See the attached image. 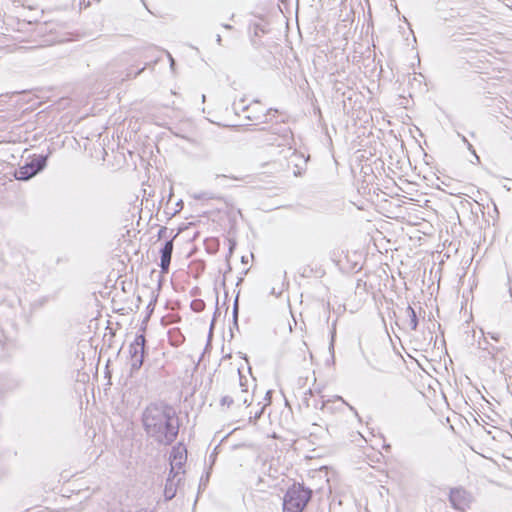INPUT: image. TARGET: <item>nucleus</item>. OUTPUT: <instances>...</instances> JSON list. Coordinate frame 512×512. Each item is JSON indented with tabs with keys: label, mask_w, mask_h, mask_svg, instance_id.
<instances>
[{
	"label": "nucleus",
	"mask_w": 512,
	"mask_h": 512,
	"mask_svg": "<svg viewBox=\"0 0 512 512\" xmlns=\"http://www.w3.org/2000/svg\"><path fill=\"white\" fill-rule=\"evenodd\" d=\"M144 68H142L141 70H138V72L135 74V75H138L139 73H141V71L143 70Z\"/></svg>",
	"instance_id": "obj_28"
},
{
	"label": "nucleus",
	"mask_w": 512,
	"mask_h": 512,
	"mask_svg": "<svg viewBox=\"0 0 512 512\" xmlns=\"http://www.w3.org/2000/svg\"><path fill=\"white\" fill-rule=\"evenodd\" d=\"M223 27H224L225 29H231V28H232V26H231V25H229V24H224V25H223Z\"/></svg>",
	"instance_id": "obj_24"
},
{
	"label": "nucleus",
	"mask_w": 512,
	"mask_h": 512,
	"mask_svg": "<svg viewBox=\"0 0 512 512\" xmlns=\"http://www.w3.org/2000/svg\"><path fill=\"white\" fill-rule=\"evenodd\" d=\"M406 314L409 317V326L411 330H416L418 327V318L415 310L409 305L406 308Z\"/></svg>",
	"instance_id": "obj_11"
},
{
	"label": "nucleus",
	"mask_w": 512,
	"mask_h": 512,
	"mask_svg": "<svg viewBox=\"0 0 512 512\" xmlns=\"http://www.w3.org/2000/svg\"><path fill=\"white\" fill-rule=\"evenodd\" d=\"M242 280H243L242 278H239V280H238V282H237V285H238L240 282H242Z\"/></svg>",
	"instance_id": "obj_29"
},
{
	"label": "nucleus",
	"mask_w": 512,
	"mask_h": 512,
	"mask_svg": "<svg viewBox=\"0 0 512 512\" xmlns=\"http://www.w3.org/2000/svg\"><path fill=\"white\" fill-rule=\"evenodd\" d=\"M186 459V448L182 446L173 447L172 452L170 454V474L175 473V470L179 472V470L182 469L184 463L186 462Z\"/></svg>",
	"instance_id": "obj_7"
},
{
	"label": "nucleus",
	"mask_w": 512,
	"mask_h": 512,
	"mask_svg": "<svg viewBox=\"0 0 512 512\" xmlns=\"http://www.w3.org/2000/svg\"><path fill=\"white\" fill-rule=\"evenodd\" d=\"M178 476L179 472L176 471L175 473L170 474L166 480L164 488V497L166 501L172 500L176 495L177 484L181 481V478Z\"/></svg>",
	"instance_id": "obj_9"
},
{
	"label": "nucleus",
	"mask_w": 512,
	"mask_h": 512,
	"mask_svg": "<svg viewBox=\"0 0 512 512\" xmlns=\"http://www.w3.org/2000/svg\"><path fill=\"white\" fill-rule=\"evenodd\" d=\"M337 401H340L343 405H347V406H349V408H350L351 410H354V408H353L352 406H350L348 403H346V402L344 401V399H343L341 396H338V397H337Z\"/></svg>",
	"instance_id": "obj_18"
},
{
	"label": "nucleus",
	"mask_w": 512,
	"mask_h": 512,
	"mask_svg": "<svg viewBox=\"0 0 512 512\" xmlns=\"http://www.w3.org/2000/svg\"><path fill=\"white\" fill-rule=\"evenodd\" d=\"M216 41H217V43H218L219 45H221L222 38H221V36H220L219 34L216 36Z\"/></svg>",
	"instance_id": "obj_21"
},
{
	"label": "nucleus",
	"mask_w": 512,
	"mask_h": 512,
	"mask_svg": "<svg viewBox=\"0 0 512 512\" xmlns=\"http://www.w3.org/2000/svg\"><path fill=\"white\" fill-rule=\"evenodd\" d=\"M135 512H153V511L148 508H141L139 510H136Z\"/></svg>",
	"instance_id": "obj_20"
},
{
	"label": "nucleus",
	"mask_w": 512,
	"mask_h": 512,
	"mask_svg": "<svg viewBox=\"0 0 512 512\" xmlns=\"http://www.w3.org/2000/svg\"><path fill=\"white\" fill-rule=\"evenodd\" d=\"M204 307H205V303H204V301H203V300H201V299H196V300H193V301L191 302V308H192V310H193V311H195V312H201V311H203Z\"/></svg>",
	"instance_id": "obj_12"
},
{
	"label": "nucleus",
	"mask_w": 512,
	"mask_h": 512,
	"mask_svg": "<svg viewBox=\"0 0 512 512\" xmlns=\"http://www.w3.org/2000/svg\"><path fill=\"white\" fill-rule=\"evenodd\" d=\"M311 499V490L302 485H292L283 499L284 512H302Z\"/></svg>",
	"instance_id": "obj_2"
},
{
	"label": "nucleus",
	"mask_w": 512,
	"mask_h": 512,
	"mask_svg": "<svg viewBox=\"0 0 512 512\" xmlns=\"http://www.w3.org/2000/svg\"><path fill=\"white\" fill-rule=\"evenodd\" d=\"M219 177H227V176L226 175H219V174H217L216 178H219Z\"/></svg>",
	"instance_id": "obj_25"
},
{
	"label": "nucleus",
	"mask_w": 512,
	"mask_h": 512,
	"mask_svg": "<svg viewBox=\"0 0 512 512\" xmlns=\"http://www.w3.org/2000/svg\"><path fill=\"white\" fill-rule=\"evenodd\" d=\"M334 337H335V332H332L331 341L329 344V351H330L333 359H334Z\"/></svg>",
	"instance_id": "obj_16"
},
{
	"label": "nucleus",
	"mask_w": 512,
	"mask_h": 512,
	"mask_svg": "<svg viewBox=\"0 0 512 512\" xmlns=\"http://www.w3.org/2000/svg\"><path fill=\"white\" fill-rule=\"evenodd\" d=\"M258 106H259V102L255 101L253 104L244 106L242 108V110L244 112H247V114L245 115V118L248 119L249 121L253 122V124H255V125L268 122V116L272 112H274V113L278 112L277 109L270 108L266 111V113H264L262 111H258Z\"/></svg>",
	"instance_id": "obj_6"
},
{
	"label": "nucleus",
	"mask_w": 512,
	"mask_h": 512,
	"mask_svg": "<svg viewBox=\"0 0 512 512\" xmlns=\"http://www.w3.org/2000/svg\"><path fill=\"white\" fill-rule=\"evenodd\" d=\"M238 373V385L241 387V390L239 393H237L234 397L239 402H242L243 404L249 403L248 400V390L245 387V384L243 383V376L241 375L240 369H237Z\"/></svg>",
	"instance_id": "obj_10"
},
{
	"label": "nucleus",
	"mask_w": 512,
	"mask_h": 512,
	"mask_svg": "<svg viewBox=\"0 0 512 512\" xmlns=\"http://www.w3.org/2000/svg\"><path fill=\"white\" fill-rule=\"evenodd\" d=\"M282 138H283V142L278 143L277 144L278 146L283 145V144H288L289 140L291 139V132L288 129H285L284 135Z\"/></svg>",
	"instance_id": "obj_15"
},
{
	"label": "nucleus",
	"mask_w": 512,
	"mask_h": 512,
	"mask_svg": "<svg viewBox=\"0 0 512 512\" xmlns=\"http://www.w3.org/2000/svg\"><path fill=\"white\" fill-rule=\"evenodd\" d=\"M165 232H166V228H165V227H164V228H161V229L159 230V237H162L163 233H165Z\"/></svg>",
	"instance_id": "obj_22"
},
{
	"label": "nucleus",
	"mask_w": 512,
	"mask_h": 512,
	"mask_svg": "<svg viewBox=\"0 0 512 512\" xmlns=\"http://www.w3.org/2000/svg\"><path fill=\"white\" fill-rule=\"evenodd\" d=\"M19 386H20V382H16L15 387H19Z\"/></svg>",
	"instance_id": "obj_26"
},
{
	"label": "nucleus",
	"mask_w": 512,
	"mask_h": 512,
	"mask_svg": "<svg viewBox=\"0 0 512 512\" xmlns=\"http://www.w3.org/2000/svg\"><path fill=\"white\" fill-rule=\"evenodd\" d=\"M145 343V336L140 334L135 337V340L129 346L132 371L139 370L143 364L145 355Z\"/></svg>",
	"instance_id": "obj_4"
},
{
	"label": "nucleus",
	"mask_w": 512,
	"mask_h": 512,
	"mask_svg": "<svg viewBox=\"0 0 512 512\" xmlns=\"http://www.w3.org/2000/svg\"><path fill=\"white\" fill-rule=\"evenodd\" d=\"M206 99V96L205 95H202V101L204 102Z\"/></svg>",
	"instance_id": "obj_27"
},
{
	"label": "nucleus",
	"mask_w": 512,
	"mask_h": 512,
	"mask_svg": "<svg viewBox=\"0 0 512 512\" xmlns=\"http://www.w3.org/2000/svg\"><path fill=\"white\" fill-rule=\"evenodd\" d=\"M146 434L162 445L172 444L179 433L175 409L163 402L149 404L142 413Z\"/></svg>",
	"instance_id": "obj_1"
},
{
	"label": "nucleus",
	"mask_w": 512,
	"mask_h": 512,
	"mask_svg": "<svg viewBox=\"0 0 512 512\" xmlns=\"http://www.w3.org/2000/svg\"><path fill=\"white\" fill-rule=\"evenodd\" d=\"M173 247V239H171L167 240L160 249V268L162 273H168L169 271Z\"/></svg>",
	"instance_id": "obj_8"
},
{
	"label": "nucleus",
	"mask_w": 512,
	"mask_h": 512,
	"mask_svg": "<svg viewBox=\"0 0 512 512\" xmlns=\"http://www.w3.org/2000/svg\"><path fill=\"white\" fill-rule=\"evenodd\" d=\"M449 501L454 509L464 511L470 507L473 497L463 487H455L450 490Z\"/></svg>",
	"instance_id": "obj_5"
},
{
	"label": "nucleus",
	"mask_w": 512,
	"mask_h": 512,
	"mask_svg": "<svg viewBox=\"0 0 512 512\" xmlns=\"http://www.w3.org/2000/svg\"><path fill=\"white\" fill-rule=\"evenodd\" d=\"M238 311H239L238 296H236L234 304H233V324L237 328H238Z\"/></svg>",
	"instance_id": "obj_13"
},
{
	"label": "nucleus",
	"mask_w": 512,
	"mask_h": 512,
	"mask_svg": "<svg viewBox=\"0 0 512 512\" xmlns=\"http://www.w3.org/2000/svg\"><path fill=\"white\" fill-rule=\"evenodd\" d=\"M195 198L202 200V199H212L213 197L208 195V193H201V194L195 195Z\"/></svg>",
	"instance_id": "obj_17"
},
{
	"label": "nucleus",
	"mask_w": 512,
	"mask_h": 512,
	"mask_svg": "<svg viewBox=\"0 0 512 512\" xmlns=\"http://www.w3.org/2000/svg\"><path fill=\"white\" fill-rule=\"evenodd\" d=\"M234 400H235L234 397H232L230 395H225L220 399V405L226 406L229 408L234 403Z\"/></svg>",
	"instance_id": "obj_14"
},
{
	"label": "nucleus",
	"mask_w": 512,
	"mask_h": 512,
	"mask_svg": "<svg viewBox=\"0 0 512 512\" xmlns=\"http://www.w3.org/2000/svg\"><path fill=\"white\" fill-rule=\"evenodd\" d=\"M47 156L39 155L34 157L30 162L19 167L15 171V178L20 181H27L40 173L47 165Z\"/></svg>",
	"instance_id": "obj_3"
},
{
	"label": "nucleus",
	"mask_w": 512,
	"mask_h": 512,
	"mask_svg": "<svg viewBox=\"0 0 512 512\" xmlns=\"http://www.w3.org/2000/svg\"><path fill=\"white\" fill-rule=\"evenodd\" d=\"M169 58H170V66L171 68H173L174 64H175V61L174 59L171 57V55H169Z\"/></svg>",
	"instance_id": "obj_23"
},
{
	"label": "nucleus",
	"mask_w": 512,
	"mask_h": 512,
	"mask_svg": "<svg viewBox=\"0 0 512 512\" xmlns=\"http://www.w3.org/2000/svg\"><path fill=\"white\" fill-rule=\"evenodd\" d=\"M461 138H462V141L468 145V148H469V149H471V148H472V145L467 141V139L465 138V136H461Z\"/></svg>",
	"instance_id": "obj_19"
}]
</instances>
